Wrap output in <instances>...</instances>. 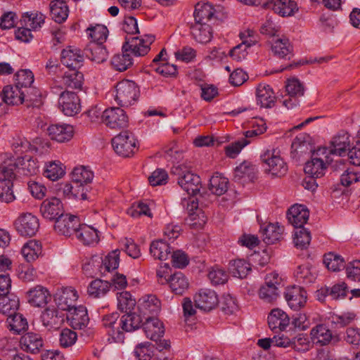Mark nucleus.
<instances>
[{
    "mask_svg": "<svg viewBox=\"0 0 360 360\" xmlns=\"http://www.w3.org/2000/svg\"><path fill=\"white\" fill-rule=\"evenodd\" d=\"M290 323L288 314L280 309H274L268 316V324L273 331L284 330Z\"/></svg>",
    "mask_w": 360,
    "mask_h": 360,
    "instance_id": "nucleus-29",
    "label": "nucleus"
},
{
    "mask_svg": "<svg viewBox=\"0 0 360 360\" xmlns=\"http://www.w3.org/2000/svg\"><path fill=\"white\" fill-rule=\"evenodd\" d=\"M255 96L257 104L261 108H271L274 106L276 96L270 85L259 84L256 88Z\"/></svg>",
    "mask_w": 360,
    "mask_h": 360,
    "instance_id": "nucleus-18",
    "label": "nucleus"
},
{
    "mask_svg": "<svg viewBox=\"0 0 360 360\" xmlns=\"http://www.w3.org/2000/svg\"><path fill=\"white\" fill-rule=\"evenodd\" d=\"M67 319L70 326L74 329H83L89 322L86 308L83 305L73 308L67 314Z\"/></svg>",
    "mask_w": 360,
    "mask_h": 360,
    "instance_id": "nucleus-23",
    "label": "nucleus"
},
{
    "mask_svg": "<svg viewBox=\"0 0 360 360\" xmlns=\"http://www.w3.org/2000/svg\"><path fill=\"white\" fill-rule=\"evenodd\" d=\"M41 252V243L36 240H29L21 250V253L27 262H32L37 259Z\"/></svg>",
    "mask_w": 360,
    "mask_h": 360,
    "instance_id": "nucleus-44",
    "label": "nucleus"
},
{
    "mask_svg": "<svg viewBox=\"0 0 360 360\" xmlns=\"http://www.w3.org/2000/svg\"><path fill=\"white\" fill-rule=\"evenodd\" d=\"M1 104L5 103L7 105H19L22 103L25 93L21 91L17 86H6L2 91Z\"/></svg>",
    "mask_w": 360,
    "mask_h": 360,
    "instance_id": "nucleus-33",
    "label": "nucleus"
},
{
    "mask_svg": "<svg viewBox=\"0 0 360 360\" xmlns=\"http://www.w3.org/2000/svg\"><path fill=\"white\" fill-rule=\"evenodd\" d=\"M102 122L111 129H120L127 126L128 117L123 109L112 107L103 110Z\"/></svg>",
    "mask_w": 360,
    "mask_h": 360,
    "instance_id": "nucleus-8",
    "label": "nucleus"
},
{
    "mask_svg": "<svg viewBox=\"0 0 360 360\" xmlns=\"http://www.w3.org/2000/svg\"><path fill=\"white\" fill-rule=\"evenodd\" d=\"M86 33L93 41L91 44H103L106 41L108 30L103 25H96V26L88 27Z\"/></svg>",
    "mask_w": 360,
    "mask_h": 360,
    "instance_id": "nucleus-53",
    "label": "nucleus"
},
{
    "mask_svg": "<svg viewBox=\"0 0 360 360\" xmlns=\"http://www.w3.org/2000/svg\"><path fill=\"white\" fill-rule=\"evenodd\" d=\"M86 56L96 63H101L107 59V51L103 44H89L85 49Z\"/></svg>",
    "mask_w": 360,
    "mask_h": 360,
    "instance_id": "nucleus-45",
    "label": "nucleus"
},
{
    "mask_svg": "<svg viewBox=\"0 0 360 360\" xmlns=\"http://www.w3.org/2000/svg\"><path fill=\"white\" fill-rule=\"evenodd\" d=\"M102 324L113 342H123L124 332H133L139 329L143 324V319L140 314L134 312L126 313L120 319V314L113 312L103 316Z\"/></svg>",
    "mask_w": 360,
    "mask_h": 360,
    "instance_id": "nucleus-1",
    "label": "nucleus"
},
{
    "mask_svg": "<svg viewBox=\"0 0 360 360\" xmlns=\"http://www.w3.org/2000/svg\"><path fill=\"white\" fill-rule=\"evenodd\" d=\"M260 158L265 165V170L273 176H282L286 174L288 166L278 148H271L264 150Z\"/></svg>",
    "mask_w": 360,
    "mask_h": 360,
    "instance_id": "nucleus-4",
    "label": "nucleus"
},
{
    "mask_svg": "<svg viewBox=\"0 0 360 360\" xmlns=\"http://www.w3.org/2000/svg\"><path fill=\"white\" fill-rule=\"evenodd\" d=\"M110 285L108 281L101 279L92 281L88 286L87 292L94 298H99L107 294L110 290Z\"/></svg>",
    "mask_w": 360,
    "mask_h": 360,
    "instance_id": "nucleus-48",
    "label": "nucleus"
},
{
    "mask_svg": "<svg viewBox=\"0 0 360 360\" xmlns=\"http://www.w3.org/2000/svg\"><path fill=\"white\" fill-rule=\"evenodd\" d=\"M285 299L290 309L297 311L303 308L307 300V291L300 286L288 287L284 293Z\"/></svg>",
    "mask_w": 360,
    "mask_h": 360,
    "instance_id": "nucleus-13",
    "label": "nucleus"
},
{
    "mask_svg": "<svg viewBox=\"0 0 360 360\" xmlns=\"http://www.w3.org/2000/svg\"><path fill=\"white\" fill-rule=\"evenodd\" d=\"M297 281L304 284L311 283L315 280V276L312 274L308 266L302 265L297 267L295 271Z\"/></svg>",
    "mask_w": 360,
    "mask_h": 360,
    "instance_id": "nucleus-62",
    "label": "nucleus"
},
{
    "mask_svg": "<svg viewBox=\"0 0 360 360\" xmlns=\"http://www.w3.org/2000/svg\"><path fill=\"white\" fill-rule=\"evenodd\" d=\"M58 105L60 110L67 116L77 114L81 108L78 96L70 91H64L60 94Z\"/></svg>",
    "mask_w": 360,
    "mask_h": 360,
    "instance_id": "nucleus-11",
    "label": "nucleus"
},
{
    "mask_svg": "<svg viewBox=\"0 0 360 360\" xmlns=\"http://www.w3.org/2000/svg\"><path fill=\"white\" fill-rule=\"evenodd\" d=\"M136 305V300L129 292L124 291L117 296L118 308L126 313L130 312Z\"/></svg>",
    "mask_w": 360,
    "mask_h": 360,
    "instance_id": "nucleus-57",
    "label": "nucleus"
},
{
    "mask_svg": "<svg viewBox=\"0 0 360 360\" xmlns=\"http://www.w3.org/2000/svg\"><path fill=\"white\" fill-rule=\"evenodd\" d=\"M114 99L122 107L135 104L139 96V89L133 81L124 79L115 86Z\"/></svg>",
    "mask_w": 360,
    "mask_h": 360,
    "instance_id": "nucleus-3",
    "label": "nucleus"
},
{
    "mask_svg": "<svg viewBox=\"0 0 360 360\" xmlns=\"http://www.w3.org/2000/svg\"><path fill=\"white\" fill-rule=\"evenodd\" d=\"M84 56L81 51L72 46L63 50L61 62L69 69H79L83 65Z\"/></svg>",
    "mask_w": 360,
    "mask_h": 360,
    "instance_id": "nucleus-24",
    "label": "nucleus"
},
{
    "mask_svg": "<svg viewBox=\"0 0 360 360\" xmlns=\"http://www.w3.org/2000/svg\"><path fill=\"white\" fill-rule=\"evenodd\" d=\"M168 283L172 291L176 295H183L189 285L187 278L180 271L170 275Z\"/></svg>",
    "mask_w": 360,
    "mask_h": 360,
    "instance_id": "nucleus-39",
    "label": "nucleus"
},
{
    "mask_svg": "<svg viewBox=\"0 0 360 360\" xmlns=\"http://www.w3.org/2000/svg\"><path fill=\"white\" fill-rule=\"evenodd\" d=\"M28 302L34 307H43L51 299L48 290L41 285H37L27 292Z\"/></svg>",
    "mask_w": 360,
    "mask_h": 360,
    "instance_id": "nucleus-28",
    "label": "nucleus"
},
{
    "mask_svg": "<svg viewBox=\"0 0 360 360\" xmlns=\"http://www.w3.org/2000/svg\"><path fill=\"white\" fill-rule=\"evenodd\" d=\"M111 64L116 70L125 71L133 65L132 56L122 49V54H117L112 57Z\"/></svg>",
    "mask_w": 360,
    "mask_h": 360,
    "instance_id": "nucleus-51",
    "label": "nucleus"
},
{
    "mask_svg": "<svg viewBox=\"0 0 360 360\" xmlns=\"http://www.w3.org/2000/svg\"><path fill=\"white\" fill-rule=\"evenodd\" d=\"M283 232V227L278 223H270L262 229V240L268 244H274L279 240Z\"/></svg>",
    "mask_w": 360,
    "mask_h": 360,
    "instance_id": "nucleus-38",
    "label": "nucleus"
},
{
    "mask_svg": "<svg viewBox=\"0 0 360 360\" xmlns=\"http://www.w3.org/2000/svg\"><path fill=\"white\" fill-rule=\"evenodd\" d=\"M128 215L133 218H139L143 216L153 217V213L148 204L143 202L134 203L127 211Z\"/></svg>",
    "mask_w": 360,
    "mask_h": 360,
    "instance_id": "nucleus-55",
    "label": "nucleus"
},
{
    "mask_svg": "<svg viewBox=\"0 0 360 360\" xmlns=\"http://www.w3.org/2000/svg\"><path fill=\"white\" fill-rule=\"evenodd\" d=\"M155 37L145 35L144 38L131 37L127 39L123 44L124 51H128L134 56H143L150 51V46L154 41Z\"/></svg>",
    "mask_w": 360,
    "mask_h": 360,
    "instance_id": "nucleus-7",
    "label": "nucleus"
},
{
    "mask_svg": "<svg viewBox=\"0 0 360 360\" xmlns=\"http://www.w3.org/2000/svg\"><path fill=\"white\" fill-rule=\"evenodd\" d=\"M50 13L55 22L61 23L68 18L69 8L65 1L53 0L50 3Z\"/></svg>",
    "mask_w": 360,
    "mask_h": 360,
    "instance_id": "nucleus-37",
    "label": "nucleus"
},
{
    "mask_svg": "<svg viewBox=\"0 0 360 360\" xmlns=\"http://www.w3.org/2000/svg\"><path fill=\"white\" fill-rule=\"evenodd\" d=\"M214 13V9L209 3H198L195 8V23H207Z\"/></svg>",
    "mask_w": 360,
    "mask_h": 360,
    "instance_id": "nucleus-40",
    "label": "nucleus"
},
{
    "mask_svg": "<svg viewBox=\"0 0 360 360\" xmlns=\"http://www.w3.org/2000/svg\"><path fill=\"white\" fill-rule=\"evenodd\" d=\"M256 170L255 165L250 162L244 161L235 169L234 177L240 179L247 176L249 179H252L255 176Z\"/></svg>",
    "mask_w": 360,
    "mask_h": 360,
    "instance_id": "nucleus-56",
    "label": "nucleus"
},
{
    "mask_svg": "<svg viewBox=\"0 0 360 360\" xmlns=\"http://www.w3.org/2000/svg\"><path fill=\"white\" fill-rule=\"evenodd\" d=\"M83 80V75L78 71V69H69L64 73L60 83L66 89H81Z\"/></svg>",
    "mask_w": 360,
    "mask_h": 360,
    "instance_id": "nucleus-34",
    "label": "nucleus"
},
{
    "mask_svg": "<svg viewBox=\"0 0 360 360\" xmlns=\"http://www.w3.org/2000/svg\"><path fill=\"white\" fill-rule=\"evenodd\" d=\"M309 212L306 206L294 205L290 207L287 213V218L290 224L296 229H302L307 222Z\"/></svg>",
    "mask_w": 360,
    "mask_h": 360,
    "instance_id": "nucleus-22",
    "label": "nucleus"
},
{
    "mask_svg": "<svg viewBox=\"0 0 360 360\" xmlns=\"http://www.w3.org/2000/svg\"><path fill=\"white\" fill-rule=\"evenodd\" d=\"M327 165L319 159L311 158L305 164L304 172L311 177L320 178L325 174Z\"/></svg>",
    "mask_w": 360,
    "mask_h": 360,
    "instance_id": "nucleus-50",
    "label": "nucleus"
},
{
    "mask_svg": "<svg viewBox=\"0 0 360 360\" xmlns=\"http://www.w3.org/2000/svg\"><path fill=\"white\" fill-rule=\"evenodd\" d=\"M271 51L280 58L290 60L293 56V46L290 40L284 36L272 40Z\"/></svg>",
    "mask_w": 360,
    "mask_h": 360,
    "instance_id": "nucleus-27",
    "label": "nucleus"
},
{
    "mask_svg": "<svg viewBox=\"0 0 360 360\" xmlns=\"http://www.w3.org/2000/svg\"><path fill=\"white\" fill-rule=\"evenodd\" d=\"M285 89L290 97H299L304 95V88L303 84L295 77L290 78L287 80Z\"/></svg>",
    "mask_w": 360,
    "mask_h": 360,
    "instance_id": "nucleus-60",
    "label": "nucleus"
},
{
    "mask_svg": "<svg viewBox=\"0 0 360 360\" xmlns=\"http://www.w3.org/2000/svg\"><path fill=\"white\" fill-rule=\"evenodd\" d=\"M229 271L233 276L244 278L251 271L250 264L245 259H238L231 260L229 264Z\"/></svg>",
    "mask_w": 360,
    "mask_h": 360,
    "instance_id": "nucleus-43",
    "label": "nucleus"
},
{
    "mask_svg": "<svg viewBox=\"0 0 360 360\" xmlns=\"http://www.w3.org/2000/svg\"><path fill=\"white\" fill-rule=\"evenodd\" d=\"M79 297L77 290L72 288H65L63 290L58 292L54 295L55 306L62 312L72 310L75 308V302Z\"/></svg>",
    "mask_w": 360,
    "mask_h": 360,
    "instance_id": "nucleus-10",
    "label": "nucleus"
},
{
    "mask_svg": "<svg viewBox=\"0 0 360 360\" xmlns=\"http://www.w3.org/2000/svg\"><path fill=\"white\" fill-rule=\"evenodd\" d=\"M145 319L146 321L142 325L146 337L153 341H158L165 333L163 323L155 316Z\"/></svg>",
    "mask_w": 360,
    "mask_h": 360,
    "instance_id": "nucleus-25",
    "label": "nucleus"
},
{
    "mask_svg": "<svg viewBox=\"0 0 360 360\" xmlns=\"http://www.w3.org/2000/svg\"><path fill=\"white\" fill-rule=\"evenodd\" d=\"M191 167L185 164H181L177 166L173 167L172 172L178 176V184L180 187L185 191L188 195H196L201 188L200 177L191 172L190 170Z\"/></svg>",
    "mask_w": 360,
    "mask_h": 360,
    "instance_id": "nucleus-2",
    "label": "nucleus"
},
{
    "mask_svg": "<svg viewBox=\"0 0 360 360\" xmlns=\"http://www.w3.org/2000/svg\"><path fill=\"white\" fill-rule=\"evenodd\" d=\"M311 237L310 232L304 229H298L295 232L293 241L296 248L301 250L306 249L309 246Z\"/></svg>",
    "mask_w": 360,
    "mask_h": 360,
    "instance_id": "nucleus-58",
    "label": "nucleus"
},
{
    "mask_svg": "<svg viewBox=\"0 0 360 360\" xmlns=\"http://www.w3.org/2000/svg\"><path fill=\"white\" fill-rule=\"evenodd\" d=\"M262 6L272 9L282 17L292 16L299 9L297 4L293 0H267Z\"/></svg>",
    "mask_w": 360,
    "mask_h": 360,
    "instance_id": "nucleus-15",
    "label": "nucleus"
},
{
    "mask_svg": "<svg viewBox=\"0 0 360 360\" xmlns=\"http://www.w3.org/2000/svg\"><path fill=\"white\" fill-rule=\"evenodd\" d=\"M14 162L13 158H11L0 165V180L13 182L18 174Z\"/></svg>",
    "mask_w": 360,
    "mask_h": 360,
    "instance_id": "nucleus-54",
    "label": "nucleus"
},
{
    "mask_svg": "<svg viewBox=\"0 0 360 360\" xmlns=\"http://www.w3.org/2000/svg\"><path fill=\"white\" fill-rule=\"evenodd\" d=\"M350 144L349 135L347 132L341 131L331 141L330 149L336 156H343L346 154Z\"/></svg>",
    "mask_w": 360,
    "mask_h": 360,
    "instance_id": "nucleus-32",
    "label": "nucleus"
},
{
    "mask_svg": "<svg viewBox=\"0 0 360 360\" xmlns=\"http://www.w3.org/2000/svg\"><path fill=\"white\" fill-rule=\"evenodd\" d=\"M75 235L84 245H94L98 243L99 240L98 231L85 224H80Z\"/></svg>",
    "mask_w": 360,
    "mask_h": 360,
    "instance_id": "nucleus-30",
    "label": "nucleus"
},
{
    "mask_svg": "<svg viewBox=\"0 0 360 360\" xmlns=\"http://www.w3.org/2000/svg\"><path fill=\"white\" fill-rule=\"evenodd\" d=\"M115 151L123 157H129L136 149V139L128 131H123L112 139Z\"/></svg>",
    "mask_w": 360,
    "mask_h": 360,
    "instance_id": "nucleus-6",
    "label": "nucleus"
},
{
    "mask_svg": "<svg viewBox=\"0 0 360 360\" xmlns=\"http://www.w3.org/2000/svg\"><path fill=\"white\" fill-rule=\"evenodd\" d=\"M20 305L19 298L14 294H0V313L8 316L15 312Z\"/></svg>",
    "mask_w": 360,
    "mask_h": 360,
    "instance_id": "nucleus-36",
    "label": "nucleus"
},
{
    "mask_svg": "<svg viewBox=\"0 0 360 360\" xmlns=\"http://www.w3.org/2000/svg\"><path fill=\"white\" fill-rule=\"evenodd\" d=\"M150 253L155 259L166 260L171 255V248L162 239L154 240L150 244Z\"/></svg>",
    "mask_w": 360,
    "mask_h": 360,
    "instance_id": "nucleus-42",
    "label": "nucleus"
},
{
    "mask_svg": "<svg viewBox=\"0 0 360 360\" xmlns=\"http://www.w3.org/2000/svg\"><path fill=\"white\" fill-rule=\"evenodd\" d=\"M40 212L44 218L56 221L63 214V204L56 197L46 198L41 205Z\"/></svg>",
    "mask_w": 360,
    "mask_h": 360,
    "instance_id": "nucleus-16",
    "label": "nucleus"
},
{
    "mask_svg": "<svg viewBox=\"0 0 360 360\" xmlns=\"http://www.w3.org/2000/svg\"><path fill=\"white\" fill-rule=\"evenodd\" d=\"M191 29L194 39L199 43H207L212 37V27L207 23H195Z\"/></svg>",
    "mask_w": 360,
    "mask_h": 360,
    "instance_id": "nucleus-41",
    "label": "nucleus"
},
{
    "mask_svg": "<svg viewBox=\"0 0 360 360\" xmlns=\"http://www.w3.org/2000/svg\"><path fill=\"white\" fill-rule=\"evenodd\" d=\"M311 336L313 341L321 345L328 344L333 338L332 332L324 324H319L314 327L311 330Z\"/></svg>",
    "mask_w": 360,
    "mask_h": 360,
    "instance_id": "nucleus-46",
    "label": "nucleus"
},
{
    "mask_svg": "<svg viewBox=\"0 0 360 360\" xmlns=\"http://www.w3.org/2000/svg\"><path fill=\"white\" fill-rule=\"evenodd\" d=\"M80 224L77 216L68 214H63L55 221L54 230L59 235L70 237L72 234H75Z\"/></svg>",
    "mask_w": 360,
    "mask_h": 360,
    "instance_id": "nucleus-9",
    "label": "nucleus"
},
{
    "mask_svg": "<svg viewBox=\"0 0 360 360\" xmlns=\"http://www.w3.org/2000/svg\"><path fill=\"white\" fill-rule=\"evenodd\" d=\"M15 86L18 89L25 88L26 93L29 94V91H32L31 93H34V97H37L40 96V93L38 90L32 89L31 87L32 84L34 82V75L32 72L30 70H21L15 75Z\"/></svg>",
    "mask_w": 360,
    "mask_h": 360,
    "instance_id": "nucleus-31",
    "label": "nucleus"
},
{
    "mask_svg": "<svg viewBox=\"0 0 360 360\" xmlns=\"http://www.w3.org/2000/svg\"><path fill=\"white\" fill-rule=\"evenodd\" d=\"M279 295V291L276 288H272L263 285L259 290V297L266 303H272L277 300Z\"/></svg>",
    "mask_w": 360,
    "mask_h": 360,
    "instance_id": "nucleus-63",
    "label": "nucleus"
},
{
    "mask_svg": "<svg viewBox=\"0 0 360 360\" xmlns=\"http://www.w3.org/2000/svg\"><path fill=\"white\" fill-rule=\"evenodd\" d=\"M228 179L219 174L213 175L210 179V190L217 195H223L228 189Z\"/></svg>",
    "mask_w": 360,
    "mask_h": 360,
    "instance_id": "nucleus-52",
    "label": "nucleus"
},
{
    "mask_svg": "<svg viewBox=\"0 0 360 360\" xmlns=\"http://www.w3.org/2000/svg\"><path fill=\"white\" fill-rule=\"evenodd\" d=\"M13 160L15 161V166L19 175L31 176L38 172L39 165L37 160L30 155L13 158Z\"/></svg>",
    "mask_w": 360,
    "mask_h": 360,
    "instance_id": "nucleus-26",
    "label": "nucleus"
},
{
    "mask_svg": "<svg viewBox=\"0 0 360 360\" xmlns=\"http://www.w3.org/2000/svg\"><path fill=\"white\" fill-rule=\"evenodd\" d=\"M46 130L49 137L59 143L70 141L74 135L73 126L65 123L51 124Z\"/></svg>",
    "mask_w": 360,
    "mask_h": 360,
    "instance_id": "nucleus-19",
    "label": "nucleus"
},
{
    "mask_svg": "<svg viewBox=\"0 0 360 360\" xmlns=\"http://www.w3.org/2000/svg\"><path fill=\"white\" fill-rule=\"evenodd\" d=\"M195 307L201 310L209 311L219 303L216 292L210 289H201L194 296Z\"/></svg>",
    "mask_w": 360,
    "mask_h": 360,
    "instance_id": "nucleus-17",
    "label": "nucleus"
},
{
    "mask_svg": "<svg viewBox=\"0 0 360 360\" xmlns=\"http://www.w3.org/2000/svg\"><path fill=\"white\" fill-rule=\"evenodd\" d=\"M18 232L24 236H33L39 228V219L31 213L21 214L15 221Z\"/></svg>",
    "mask_w": 360,
    "mask_h": 360,
    "instance_id": "nucleus-14",
    "label": "nucleus"
},
{
    "mask_svg": "<svg viewBox=\"0 0 360 360\" xmlns=\"http://www.w3.org/2000/svg\"><path fill=\"white\" fill-rule=\"evenodd\" d=\"M6 322L8 329L15 334L25 331L28 326L26 319L16 311L8 316Z\"/></svg>",
    "mask_w": 360,
    "mask_h": 360,
    "instance_id": "nucleus-47",
    "label": "nucleus"
},
{
    "mask_svg": "<svg viewBox=\"0 0 360 360\" xmlns=\"http://www.w3.org/2000/svg\"><path fill=\"white\" fill-rule=\"evenodd\" d=\"M13 186V182L0 180V200L1 202L9 203L15 200Z\"/></svg>",
    "mask_w": 360,
    "mask_h": 360,
    "instance_id": "nucleus-61",
    "label": "nucleus"
},
{
    "mask_svg": "<svg viewBox=\"0 0 360 360\" xmlns=\"http://www.w3.org/2000/svg\"><path fill=\"white\" fill-rule=\"evenodd\" d=\"M20 346L26 352L37 354L43 348L44 340L40 334L28 332L21 336Z\"/></svg>",
    "mask_w": 360,
    "mask_h": 360,
    "instance_id": "nucleus-20",
    "label": "nucleus"
},
{
    "mask_svg": "<svg viewBox=\"0 0 360 360\" xmlns=\"http://www.w3.org/2000/svg\"><path fill=\"white\" fill-rule=\"evenodd\" d=\"M65 174V167L58 160L48 162L44 171V176L51 181H56Z\"/></svg>",
    "mask_w": 360,
    "mask_h": 360,
    "instance_id": "nucleus-49",
    "label": "nucleus"
},
{
    "mask_svg": "<svg viewBox=\"0 0 360 360\" xmlns=\"http://www.w3.org/2000/svg\"><path fill=\"white\" fill-rule=\"evenodd\" d=\"M71 179L78 188H84V186L90 184L94 179V173L84 166L75 167L71 174Z\"/></svg>",
    "mask_w": 360,
    "mask_h": 360,
    "instance_id": "nucleus-35",
    "label": "nucleus"
},
{
    "mask_svg": "<svg viewBox=\"0 0 360 360\" xmlns=\"http://www.w3.org/2000/svg\"><path fill=\"white\" fill-rule=\"evenodd\" d=\"M160 301L154 295H146L138 301L139 313L143 316H155L160 310Z\"/></svg>",
    "mask_w": 360,
    "mask_h": 360,
    "instance_id": "nucleus-21",
    "label": "nucleus"
},
{
    "mask_svg": "<svg viewBox=\"0 0 360 360\" xmlns=\"http://www.w3.org/2000/svg\"><path fill=\"white\" fill-rule=\"evenodd\" d=\"M41 321L48 330L59 328L65 320V314L55 305L47 307L41 314Z\"/></svg>",
    "mask_w": 360,
    "mask_h": 360,
    "instance_id": "nucleus-12",
    "label": "nucleus"
},
{
    "mask_svg": "<svg viewBox=\"0 0 360 360\" xmlns=\"http://www.w3.org/2000/svg\"><path fill=\"white\" fill-rule=\"evenodd\" d=\"M181 204L186 208L188 217L186 223L192 228L201 229L207 221L204 212L198 207V202L194 197L184 198Z\"/></svg>",
    "mask_w": 360,
    "mask_h": 360,
    "instance_id": "nucleus-5",
    "label": "nucleus"
},
{
    "mask_svg": "<svg viewBox=\"0 0 360 360\" xmlns=\"http://www.w3.org/2000/svg\"><path fill=\"white\" fill-rule=\"evenodd\" d=\"M77 340V333L69 329L64 328L61 330L60 334V345L63 347H69L72 346Z\"/></svg>",
    "mask_w": 360,
    "mask_h": 360,
    "instance_id": "nucleus-64",
    "label": "nucleus"
},
{
    "mask_svg": "<svg viewBox=\"0 0 360 360\" xmlns=\"http://www.w3.org/2000/svg\"><path fill=\"white\" fill-rule=\"evenodd\" d=\"M323 263L328 269L333 271H338L344 266L343 258L333 252L324 255Z\"/></svg>",
    "mask_w": 360,
    "mask_h": 360,
    "instance_id": "nucleus-59",
    "label": "nucleus"
}]
</instances>
